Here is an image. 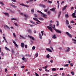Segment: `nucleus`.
I'll use <instances>...</instances> for the list:
<instances>
[{"label": "nucleus", "instance_id": "864d4df0", "mask_svg": "<svg viewBox=\"0 0 76 76\" xmlns=\"http://www.w3.org/2000/svg\"><path fill=\"white\" fill-rule=\"evenodd\" d=\"M32 49L33 50H35V46H33L32 47Z\"/></svg>", "mask_w": 76, "mask_h": 76}, {"label": "nucleus", "instance_id": "338daca9", "mask_svg": "<svg viewBox=\"0 0 76 76\" xmlns=\"http://www.w3.org/2000/svg\"><path fill=\"white\" fill-rule=\"evenodd\" d=\"M65 75V74L64 72L62 73V76H64Z\"/></svg>", "mask_w": 76, "mask_h": 76}, {"label": "nucleus", "instance_id": "c756f323", "mask_svg": "<svg viewBox=\"0 0 76 76\" xmlns=\"http://www.w3.org/2000/svg\"><path fill=\"white\" fill-rule=\"evenodd\" d=\"M4 14H5V15H7V16H9V13H4Z\"/></svg>", "mask_w": 76, "mask_h": 76}, {"label": "nucleus", "instance_id": "a211bd4d", "mask_svg": "<svg viewBox=\"0 0 76 76\" xmlns=\"http://www.w3.org/2000/svg\"><path fill=\"white\" fill-rule=\"evenodd\" d=\"M5 49H6V50H7L8 51H10V49H9V48H8L7 47H5Z\"/></svg>", "mask_w": 76, "mask_h": 76}, {"label": "nucleus", "instance_id": "20e7f679", "mask_svg": "<svg viewBox=\"0 0 76 76\" xmlns=\"http://www.w3.org/2000/svg\"><path fill=\"white\" fill-rule=\"evenodd\" d=\"M55 31L57 33H58V34H61V31H60V30L55 29Z\"/></svg>", "mask_w": 76, "mask_h": 76}, {"label": "nucleus", "instance_id": "a878e982", "mask_svg": "<svg viewBox=\"0 0 76 76\" xmlns=\"http://www.w3.org/2000/svg\"><path fill=\"white\" fill-rule=\"evenodd\" d=\"M20 37H21V38H22V39H25V38L23 36H22L21 35H20Z\"/></svg>", "mask_w": 76, "mask_h": 76}, {"label": "nucleus", "instance_id": "e433bc0d", "mask_svg": "<svg viewBox=\"0 0 76 76\" xmlns=\"http://www.w3.org/2000/svg\"><path fill=\"white\" fill-rule=\"evenodd\" d=\"M71 73L72 75H75V73H74L73 71H72Z\"/></svg>", "mask_w": 76, "mask_h": 76}, {"label": "nucleus", "instance_id": "bb28decb", "mask_svg": "<svg viewBox=\"0 0 76 76\" xmlns=\"http://www.w3.org/2000/svg\"><path fill=\"white\" fill-rule=\"evenodd\" d=\"M0 4H2L3 6H4V4L1 1H0Z\"/></svg>", "mask_w": 76, "mask_h": 76}, {"label": "nucleus", "instance_id": "5701e85b", "mask_svg": "<svg viewBox=\"0 0 76 76\" xmlns=\"http://www.w3.org/2000/svg\"><path fill=\"white\" fill-rule=\"evenodd\" d=\"M33 19H34V20H36V21H37V20H38V19L37 18H33Z\"/></svg>", "mask_w": 76, "mask_h": 76}, {"label": "nucleus", "instance_id": "39448f33", "mask_svg": "<svg viewBox=\"0 0 76 76\" xmlns=\"http://www.w3.org/2000/svg\"><path fill=\"white\" fill-rule=\"evenodd\" d=\"M39 6L42 7H43V8H45V7H46V6H45V5L44 4H40Z\"/></svg>", "mask_w": 76, "mask_h": 76}, {"label": "nucleus", "instance_id": "9b49d317", "mask_svg": "<svg viewBox=\"0 0 76 76\" xmlns=\"http://www.w3.org/2000/svg\"><path fill=\"white\" fill-rule=\"evenodd\" d=\"M37 12H38V13H41V15H44V14L42 12H41L40 11L38 10L37 11Z\"/></svg>", "mask_w": 76, "mask_h": 76}, {"label": "nucleus", "instance_id": "f704fd0d", "mask_svg": "<svg viewBox=\"0 0 76 76\" xmlns=\"http://www.w3.org/2000/svg\"><path fill=\"white\" fill-rule=\"evenodd\" d=\"M28 32H30V33H31L32 31H31V30L28 29Z\"/></svg>", "mask_w": 76, "mask_h": 76}, {"label": "nucleus", "instance_id": "423d86ee", "mask_svg": "<svg viewBox=\"0 0 76 76\" xmlns=\"http://www.w3.org/2000/svg\"><path fill=\"white\" fill-rule=\"evenodd\" d=\"M21 46L22 48H24L25 47V44L24 43L22 42L21 44Z\"/></svg>", "mask_w": 76, "mask_h": 76}, {"label": "nucleus", "instance_id": "412c9836", "mask_svg": "<svg viewBox=\"0 0 76 76\" xmlns=\"http://www.w3.org/2000/svg\"><path fill=\"white\" fill-rule=\"evenodd\" d=\"M25 56H26L27 57H31V56L29 54H27L26 55H25Z\"/></svg>", "mask_w": 76, "mask_h": 76}, {"label": "nucleus", "instance_id": "bf43d9fd", "mask_svg": "<svg viewBox=\"0 0 76 76\" xmlns=\"http://www.w3.org/2000/svg\"><path fill=\"white\" fill-rule=\"evenodd\" d=\"M13 43H14V44H16V42H15V41H13Z\"/></svg>", "mask_w": 76, "mask_h": 76}, {"label": "nucleus", "instance_id": "dca6fc26", "mask_svg": "<svg viewBox=\"0 0 76 76\" xmlns=\"http://www.w3.org/2000/svg\"><path fill=\"white\" fill-rule=\"evenodd\" d=\"M4 28H7L8 29H10V28L9 27V26H7V25H5L4 26Z\"/></svg>", "mask_w": 76, "mask_h": 76}, {"label": "nucleus", "instance_id": "f8f14e48", "mask_svg": "<svg viewBox=\"0 0 76 76\" xmlns=\"http://www.w3.org/2000/svg\"><path fill=\"white\" fill-rule=\"evenodd\" d=\"M52 38L53 39H56V35L54 34L53 36H52Z\"/></svg>", "mask_w": 76, "mask_h": 76}, {"label": "nucleus", "instance_id": "cd10ccee", "mask_svg": "<svg viewBox=\"0 0 76 76\" xmlns=\"http://www.w3.org/2000/svg\"><path fill=\"white\" fill-rule=\"evenodd\" d=\"M13 35L14 37H15V38H16V36L15 33H13Z\"/></svg>", "mask_w": 76, "mask_h": 76}, {"label": "nucleus", "instance_id": "3c124183", "mask_svg": "<svg viewBox=\"0 0 76 76\" xmlns=\"http://www.w3.org/2000/svg\"><path fill=\"white\" fill-rule=\"evenodd\" d=\"M69 66L68 64H65L64 65V66Z\"/></svg>", "mask_w": 76, "mask_h": 76}, {"label": "nucleus", "instance_id": "4468645a", "mask_svg": "<svg viewBox=\"0 0 76 76\" xmlns=\"http://www.w3.org/2000/svg\"><path fill=\"white\" fill-rule=\"evenodd\" d=\"M41 16H43L44 18H47V17H46L47 16V15L45 14H44V15H41Z\"/></svg>", "mask_w": 76, "mask_h": 76}, {"label": "nucleus", "instance_id": "8fccbe9b", "mask_svg": "<svg viewBox=\"0 0 76 76\" xmlns=\"http://www.w3.org/2000/svg\"><path fill=\"white\" fill-rule=\"evenodd\" d=\"M20 6H25V5L24 4H20Z\"/></svg>", "mask_w": 76, "mask_h": 76}, {"label": "nucleus", "instance_id": "aec40b11", "mask_svg": "<svg viewBox=\"0 0 76 76\" xmlns=\"http://www.w3.org/2000/svg\"><path fill=\"white\" fill-rule=\"evenodd\" d=\"M65 17L66 18H68L69 17V15L68 14H66L65 15Z\"/></svg>", "mask_w": 76, "mask_h": 76}, {"label": "nucleus", "instance_id": "9d476101", "mask_svg": "<svg viewBox=\"0 0 76 76\" xmlns=\"http://www.w3.org/2000/svg\"><path fill=\"white\" fill-rule=\"evenodd\" d=\"M46 50L48 51H49V52H50V53H51L52 52V50H51L50 49H49V48H47L46 49Z\"/></svg>", "mask_w": 76, "mask_h": 76}, {"label": "nucleus", "instance_id": "13d9d810", "mask_svg": "<svg viewBox=\"0 0 76 76\" xmlns=\"http://www.w3.org/2000/svg\"><path fill=\"white\" fill-rule=\"evenodd\" d=\"M57 3H58V4H60V2H59V1H57Z\"/></svg>", "mask_w": 76, "mask_h": 76}, {"label": "nucleus", "instance_id": "e2e57ef3", "mask_svg": "<svg viewBox=\"0 0 76 76\" xmlns=\"http://www.w3.org/2000/svg\"><path fill=\"white\" fill-rule=\"evenodd\" d=\"M25 67V66H21L22 69H23V68H24Z\"/></svg>", "mask_w": 76, "mask_h": 76}, {"label": "nucleus", "instance_id": "603ef678", "mask_svg": "<svg viewBox=\"0 0 76 76\" xmlns=\"http://www.w3.org/2000/svg\"><path fill=\"white\" fill-rule=\"evenodd\" d=\"M53 22H54V21H53L52 20H51L50 21V23H53Z\"/></svg>", "mask_w": 76, "mask_h": 76}, {"label": "nucleus", "instance_id": "2f4dec72", "mask_svg": "<svg viewBox=\"0 0 76 76\" xmlns=\"http://www.w3.org/2000/svg\"><path fill=\"white\" fill-rule=\"evenodd\" d=\"M47 67H48V65L46 66L44 68L43 67H42L43 69H46L47 68Z\"/></svg>", "mask_w": 76, "mask_h": 76}, {"label": "nucleus", "instance_id": "7ed1b4c3", "mask_svg": "<svg viewBox=\"0 0 76 76\" xmlns=\"http://www.w3.org/2000/svg\"><path fill=\"white\" fill-rule=\"evenodd\" d=\"M66 35H68V36L69 37H72V35H71V34H70V33H69L68 32H66Z\"/></svg>", "mask_w": 76, "mask_h": 76}, {"label": "nucleus", "instance_id": "f257e3e1", "mask_svg": "<svg viewBox=\"0 0 76 76\" xmlns=\"http://www.w3.org/2000/svg\"><path fill=\"white\" fill-rule=\"evenodd\" d=\"M47 27L48 28V29H49V30H50V31L52 32H53V28L54 29V30L56 29V26L55 25H53V27H52V28L49 26H48Z\"/></svg>", "mask_w": 76, "mask_h": 76}, {"label": "nucleus", "instance_id": "f03ea898", "mask_svg": "<svg viewBox=\"0 0 76 76\" xmlns=\"http://www.w3.org/2000/svg\"><path fill=\"white\" fill-rule=\"evenodd\" d=\"M74 13H73L72 14V16L73 17H74L75 18H76V16H75V15H76V10H75V11H74Z\"/></svg>", "mask_w": 76, "mask_h": 76}, {"label": "nucleus", "instance_id": "4d7b16f0", "mask_svg": "<svg viewBox=\"0 0 76 76\" xmlns=\"http://www.w3.org/2000/svg\"><path fill=\"white\" fill-rule=\"evenodd\" d=\"M68 28H69L70 29H71V28H72L71 26H70V25L68 26Z\"/></svg>", "mask_w": 76, "mask_h": 76}, {"label": "nucleus", "instance_id": "774afa93", "mask_svg": "<svg viewBox=\"0 0 76 76\" xmlns=\"http://www.w3.org/2000/svg\"><path fill=\"white\" fill-rule=\"evenodd\" d=\"M18 12H19V13H20V12H21V11H20L19 10H18Z\"/></svg>", "mask_w": 76, "mask_h": 76}, {"label": "nucleus", "instance_id": "a18cd8bd", "mask_svg": "<svg viewBox=\"0 0 76 76\" xmlns=\"http://www.w3.org/2000/svg\"><path fill=\"white\" fill-rule=\"evenodd\" d=\"M15 46H16V47H17V48H18V45L17 44H15Z\"/></svg>", "mask_w": 76, "mask_h": 76}, {"label": "nucleus", "instance_id": "ea45409f", "mask_svg": "<svg viewBox=\"0 0 76 76\" xmlns=\"http://www.w3.org/2000/svg\"><path fill=\"white\" fill-rule=\"evenodd\" d=\"M48 3H52V1H50L48 0Z\"/></svg>", "mask_w": 76, "mask_h": 76}, {"label": "nucleus", "instance_id": "0eeeda50", "mask_svg": "<svg viewBox=\"0 0 76 76\" xmlns=\"http://www.w3.org/2000/svg\"><path fill=\"white\" fill-rule=\"evenodd\" d=\"M50 10L51 11H52L53 12H56V9H55V8H54L50 9Z\"/></svg>", "mask_w": 76, "mask_h": 76}, {"label": "nucleus", "instance_id": "052dcab7", "mask_svg": "<svg viewBox=\"0 0 76 76\" xmlns=\"http://www.w3.org/2000/svg\"><path fill=\"white\" fill-rule=\"evenodd\" d=\"M72 41H76V40L75 39H72Z\"/></svg>", "mask_w": 76, "mask_h": 76}, {"label": "nucleus", "instance_id": "5fc2aeb1", "mask_svg": "<svg viewBox=\"0 0 76 76\" xmlns=\"http://www.w3.org/2000/svg\"><path fill=\"white\" fill-rule=\"evenodd\" d=\"M12 53H15V51H14V50L13 49H12Z\"/></svg>", "mask_w": 76, "mask_h": 76}, {"label": "nucleus", "instance_id": "c85d7f7f", "mask_svg": "<svg viewBox=\"0 0 76 76\" xmlns=\"http://www.w3.org/2000/svg\"><path fill=\"white\" fill-rule=\"evenodd\" d=\"M66 23L67 25H69V21L68 20H66Z\"/></svg>", "mask_w": 76, "mask_h": 76}, {"label": "nucleus", "instance_id": "6ab92c4d", "mask_svg": "<svg viewBox=\"0 0 76 76\" xmlns=\"http://www.w3.org/2000/svg\"><path fill=\"white\" fill-rule=\"evenodd\" d=\"M52 71H56L57 70V69L55 68H53L52 69Z\"/></svg>", "mask_w": 76, "mask_h": 76}, {"label": "nucleus", "instance_id": "49530a36", "mask_svg": "<svg viewBox=\"0 0 76 76\" xmlns=\"http://www.w3.org/2000/svg\"><path fill=\"white\" fill-rule=\"evenodd\" d=\"M11 20H17V19L16 18H11Z\"/></svg>", "mask_w": 76, "mask_h": 76}, {"label": "nucleus", "instance_id": "c9c22d12", "mask_svg": "<svg viewBox=\"0 0 76 76\" xmlns=\"http://www.w3.org/2000/svg\"><path fill=\"white\" fill-rule=\"evenodd\" d=\"M31 12L34 13V9H32L31 10Z\"/></svg>", "mask_w": 76, "mask_h": 76}, {"label": "nucleus", "instance_id": "58836bf2", "mask_svg": "<svg viewBox=\"0 0 76 76\" xmlns=\"http://www.w3.org/2000/svg\"><path fill=\"white\" fill-rule=\"evenodd\" d=\"M49 26L51 27V28H52L53 27V24H52L51 23H50L49 24Z\"/></svg>", "mask_w": 76, "mask_h": 76}, {"label": "nucleus", "instance_id": "393cba45", "mask_svg": "<svg viewBox=\"0 0 76 76\" xmlns=\"http://www.w3.org/2000/svg\"><path fill=\"white\" fill-rule=\"evenodd\" d=\"M66 7H67V5H66L64 7H63L62 9V10H64L66 8Z\"/></svg>", "mask_w": 76, "mask_h": 76}, {"label": "nucleus", "instance_id": "79ce46f5", "mask_svg": "<svg viewBox=\"0 0 76 76\" xmlns=\"http://www.w3.org/2000/svg\"><path fill=\"white\" fill-rule=\"evenodd\" d=\"M9 10L10 11V12H12V13H14V11L10 10V9H9Z\"/></svg>", "mask_w": 76, "mask_h": 76}, {"label": "nucleus", "instance_id": "4be33fe9", "mask_svg": "<svg viewBox=\"0 0 76 76\" xmlns=\"http://www.w3.org/2000/svg\"><path fill=\"white\" fill-rule=\"evenodd\" d=\"M68 49L67 50H66V52H69L70 51V48L68 47Z\"/></svg>", "mask_w": 76, "mask_h": 76}, {"label": "nucleus", "instance_id": "c03bdc74", "mask_svg": "<svg viewBox=\"0 0 76 76\" xmlns=\"http://www.w3.org/2000/svg\"><path fill=\"white\" fill-rule=\"evenodd\" d=\"M75 22L73 20L71 21L72 23H75Z\"/></svg>", "mask_w": 76, "mask_h": 76}, {"label": "nucleus", "instance_id": "69168bd1", "mask_svg": "<svg viewBox=\"0 0 76 76\" xmlns=\"http://www.w3.org/2000/svg\"><path fill=\"white\" fill-rule=\"evenodd\" d=\"M27 47H28V46L26 45H25V48H27Z\"/></svg>", "mask_w": 76, "mask_h": 76}, {"label": "nucleus", "instance_id": "a19ab883", "mask_svg": "<svg viewBox=\"0 0 76 76\" xmlns=\"http://www.w3.org/2000/svg\"><path fill=\"white\" fill-rule=\"evenodd\" d=\"M35 74L36 76H39V75H38V74L36 72L35 73Z\"/></svg>", "mask_w": 76, "mask_h": 76}, {"label": "nucleus", "instance_id": "09e8293b", "mask_svg": "<svg viewBox=\"0 0 76 76\" xmlns=\"http://www.w3.org/2000/svg\"><path fill=\"white\" fill-rule=\"evenodd\" d=\"M48 14L49 15H50V11H48Z\"/></svg>", "mask_w": 76, "mask_h": 76}, {"label": "nucleus", "instance_id": "7c9ffc66", "mask_svg": "<svg viewBox=\"0 0 76 76\" xmlns=\"http://www.w3.org/2000/svg\"><path fill=\"white\" fill-rule=\"evenodd\" d=\"M39 38L40 39H42V36H41V34H39Z\"/></svg>", "mask_w": 76, "mask_h": 76}, {"label": "nucleus", "instance_id": "b1692460", "mask_svg": "<svg viewBox=\"0 0 76 76\" xmlns=\"http://www.w3.org/2000/svg\"><path fill=\"white\" fill-rule=\"evenodd\" d=\"M39 20H44V19L41 18H39Z\"/></svg>", "mask_w": 76, "mask_h": 76}, {"label": "nucleus", "instance_id": "4c0bfd02", "mask_svg": "<svg viewBox=\"0 0 76 76\" xmlns=\"http://www.w3.org/2000/svg\"><path fill=\"white\" fill-rule=\"evenodd\" d=\"M38 56V53H36L35 55V57H37Z\"/></svg>", "mask_w": 76, "mask_h": 76}, {"label": "nucleus", "instance_id": "473e14b6", "mask_svg": "<svg viewBox=\"0 0 76 76\" xmlns=\"http://www.w3.org/2000/svg\"><path fill=\"white\" fill-rule=\"evenodd\" d=\"M47 58H50V55L49 54H48L46 56Z\"/></svg>", "mask_w": 76, "mask_h": 76}, {"label": "nucleus", "instance_id": "0e129e2a", "mask_svg": "<svg viewBox=\"0 0 76 76\" xmlns=\"http://www.w3.org/2000/svg\"><path fill=\"white\" fill-rule=\"evenodd\" d=\"M50 62H51V63H53V60H51Z\"/></svg>", "mask_w": 76, "mask_h": 76}, {"label": "nucleus", "instance_id": "6e6d98bb", "mask_svg": "<svg viewBox=\"0 0 76 76\" xmlns=\"http://www.w3.org/2000/svg\"><path fill=\"white\" fill-rule=\"evenodd\" d=\"M14 25H15V26H18V24L16 23H14Z\"/></svg>", "mask_w": 76, "mask_h": 76}, {"label": "nucleus", "instance_id": "1a4fd4ad", "mask_svg": "<svg viewBox=\"0 0 76 76\" xmlns=\"http://www.w3.org/2000/svg\"><path fill=\"white\" fill-rule=\"evenodd\" d=\"M10 6H12V7H14V8L15 7V8H16V7H17V6L15 5H14L13 4H10Z\"/></svg>", "mask_w": 76, "mask_h": 76}, {"label": "nucleus", "instance_id": "37998d69", "mask_svg": "<svg viewBox=\"0 0 76 76\" xmlns=\"http://www.w3.org/2000/svg\"><path fill=\"white\" fill-rule=\"evenodd\" d=\"M44 12H47L48 10H47V9H45L44 10Z\"/></svg>", "mask_w": 76, "mask_h": 76}, {"label": "nucleus", "instance_id": "ddd939ff", "mask_svg": "<svg viewBox=\"0 0 76 76\" xmlns=\"http://www.w3.org/2000/svg\"><path fill=\"white\" fill-rule=\"evenodd\" d=\"M22 59H23V60H24V61L25 62L26 61H27V60H26V58L24 57H23V58H22Z\"/></svg>", "mask_w": 76, "mask_h": 76}, {"label": "nucleus", "instance_id": "6e6552de", "mask_svg": "<svg viewBox=\"0 0 76 76\" xmlns=\"http://www.w3.org/2000/svg\"><path fill=\"white\" fill-rule=\"evenodd\" d=\"M61 11H60L59 13H58V19L60 18V15H61Z\"/></svg>", "mask_w": 76, "mask_h": 76}, {"label": "nucleus", "instance_id": "680f3d73", "mask_svg": "<svg viewBox=\"0 0 76 76\" xmlns=\"http://www.w3.org/2000/svg\"><path fill=\"white\" fill-rule=\"evenodd\" d=\"M64 3V1H63L61 3V4H63Z\"/></svg>", "mask_w": 76, "mask_h": 76}, {"label": "nucleus", "instance_id": "72a5a7b5", "mask_svg": "<svg viewBox=\"0 0 76 76\" xmlns=\"http://www.w3.org/2000/svg\"><path fill=\"white\" fill-rule=\"evenodd\" d=\"M57 24H56V26H58L59 25V23H58V22L56 21Z\"/></svg>", "mask_w": 76, "mask_h": 76}, {"label": "nucleus", "instance_id": "f3484780", "mask_svg": "<svg viewBox=\"0 0 76 76\" xmlns=\"http://www.w3.org/2000/svg\"><path fill=\"white\" fill-rule=\"evenodd\" d=\"M29 37L30 38H31V39H32V40H34V38L32 36H29Z\"/></svg>", "mask_w": 76, "mask_h": 76}, {"label": "nucleus", "instance_id": "de8ad7c7", "mask_svg": "<svg viewBox=\"0 0 76 76\" xmlns=\"http://www.w3.org/2000/svg\"><path fill=\"white\" fill-rule=\"evenodd\" d=\"M64 69V68H60V70H63Z\"/></svg>", "mask_w": 76, "mask_h": 76}, {"label": "nucleus", "instance_id": "2eb2a0df", "mask_svg": "<svg viewBox=\"0 0 76 76\" xmlns=\"http://www.w3.org/2000/svg\"><path fill=\"white\" fill-rule=\"evenodd\" d=\"M30 22H31V23H33V24H34V25H37V24H36L35 23V22H33V21H32L31 20H30Z\"/></svg>", "mask_w": 76, "mask_h": 76}]
</instances>
